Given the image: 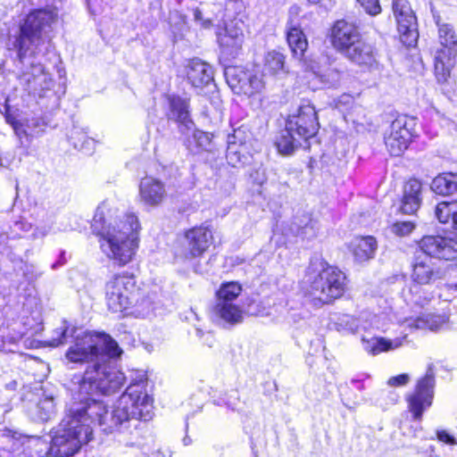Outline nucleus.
Masks as SVG:
<instances>
[{"mask_svg": "<svg viewBox=\"0 0 457 457\" xmlns=\"http://www.w3.org/2000/svg\"><path fill=\"white\" fill-rule=\"evenodd\" d=\"M331 44L337 52L360 66H371L376 62L374 47L361 39L358 28L352 22L345 20L335 22Z\"/></svg>", "mask_w": 457, "mask_h": 457, "instance_id": "nucleus-7", "label": "nucleus"}, {"mask_svg": "<svg viewBox=\"0 0 457 457\" xmlns=\"http://www.w3.org/2000/svg\"><path fill=\"white\" fill-rule=\"evenodd\" d=\"M288 129H293L303 140L313 137L319 129L317 112L310 103L302 104L296 114L290 115L287 120Z\"/></svg>", "mask_w": 457, "mask_h": 457, "instance_id": "nucleus-12", "label": "nucleus"}, {"mask_svg": "<svg viewBox=\"0 0 457 457\" xmlns=\"http://www.w3.org/2000/svg\"><path fill=\"white\" fill-rule=\"evenodd\" d=\"M438 38L442 48L457 50V36L450 24H438Z\"/></svg>", "mask_w": 457, "mask_h": 457, "instance_id": "nucleus-32", "label": "nucleus"}, {"mask_svg": "<svg viewBox=\"0 0 457 457\" xmlns=\"http://www.w3.org/2000/svg\"><path fill=\"white\" fill-rule=\"evenodd\" d=\"M449 287L453 290L457 291V281L452 285L449 286Z\"/></svg>", "mask_w": 457, "mask_h": 457, "instance_id": "nucleus-49", "label": "nucleus"}, {"mask_svg": "<svg viewBox=\"0 0 457 457\" xmlns=\"http://www.w3.org/2000/svg\"><path fill=\"white\" fill-rule=\"evenodd\" d=\"M393 12L403 43L411 46L418 38L416 16L407 0H394Z\"/></svg>", "mask_w": 457, "mask_h": 457, "instance_id": "nucleus-13", "label": "nucleus"}, {"mask_svg": "<svg viewBox=\"0 0 457 457\" xmlns=\"http://www.w3.org/2000/svg\"><path fill=\"white\" fill-rule=\"evenodd\" d=\"M221 54L227 57H235L240 51L244 35L238 22H230L217 33Z\"/></svg>", "mask_w": 457, "mask_h": 457, "instance_id": "nucleus-15", "label": "nucleus"}, {"mask_svg": "<svg viewBox=\"0 0 457 457\" xmlns=\"http://www.w3.org/2000/svg\"><path fill=\"white\" fill-rule=\"evenodd\" d=\"M415 119L404 115L391 123L390 131L385 137V144L391 155L399 156L408 148L415 136Z\"/></svg>", "mask_w": 457, "mask_h": 457, "instance_id": "nucleus-10", "label": "nucleus"}, {"mask_svg": "<svg viewBox=\"0 0 457 457\" xmlns=\"http://www.w3.org/2000/svg\"><path fill=\"white\" fill-rule=\"evenodd\" d=\"M289 230L296 237L302 238H311L316 236L314 224L308 214H303V217H295Z\"/></svg>", "mask_w": 457, "mask_h": 457, "instance_id": "nucleus-29", "label": "nucleus"}, {"mask_svg": "<svg viewBox=\"0 0 457 457\" xmlns=\"http://www.w3.org/2000/svg\"><path fill=\"white\" fill-rule=\"evenodd\" d=\"M361 7L370 15H377L381 12V6L378 0H356Z\"/></svg>", "mask_w": 457, "mask_h": 457, "instance_id": "nucleus-39", "label": "nucleus"}, {"mask_svg": "<svg viewBox=\"0 0 457 457\" xmlns=\"http://www.w3.org/2000/svg\"><path fill=\"white\" fill-rule=\"evenodd\" d=\"M242 287L237 282L223 283L217 291L216 303H233L241 294Z\"/></svg>", "mask_w": 457, "mask_h": 457, "instance_id": "nucleus-31", "label": "nucleus"}, {"mask_svg": "<svg viewBox=\"0 0 457 457\" xmlns=\"http://www.w3.org/2000/svg\"><path fill=\"white\" fill-rule=\"evenodd\" d=\"M17 444L33 450L38 457H51V444L38 436H21Z\"/></svg>", "mask_w": 457, "mask_h": 457, "instance_id": "nucleus-30", "label": "nucleus"}, {"mask_svg": "<svg viewBox=\"0 0 457 457\" xmlns=\"http://www.w3.org/2000/svg\"><path fill=\"white\" fill-rule=\"evenodd\" d=\"M415 224L411 221H398L392 225L391 230L399 237H404L412 232Z\"/></svg>", "mask_w": 457, "mask_h": 457, "instance_id": "nucleus-38", "label": "nucleus"}, {"mask_svg": "<svg viewBox=\"0 0 457 457\" xmlns=\"http://www.w3.org/2000/svg\"><path fill=\"white\" fill-rule=\"evenodd\" d=\"M213 242L212 230L208 225L195 226L184 232L181 248L177 254L185 259L203 255Z\"/></svg>", "mask_w": 457, "mask_h": 457, "instance_id": "nucleus-9", "label": "nucleus"}, {"mask_svg": "<svg viewBox=\"0 0 457 457\" xmlns=\"http://www.w3.org/2000/svg\"><path fill=\"white\" fill-rule=\"evenodd\" d=\"M25 123L26 128L29 129V131L33 134L35 133V129L38 126V121L35 119L32 120H22Z\"/></svg>", "mask_w": 457, "mask_h": 457, "instance_id": "nucleus-44", "label": "nucleus"}, {"mask_svg": "<svg viewBox=\"0 0 457 457\" xmlns=\"http://www.w3.org/2000/svg\"><path fill=\"white\" fill-rule=\"evenodd\" d=\"M437 438L439 441L444 442L448 445H457V440L455 437L448 434L446 431L442 430L437 432Z\"/></svg>", "mask_w": 457, "mask_h": 457, "instance_id": "nucleus-43", "label": "nucleus"}, {"mask_svg": "<svg viewBox=\"0 0 457 457\" xmlns=\"http://www.w3.org/2000/svg\"><path fill=\"white\" fill-rule=\"evenodd\" d=\"M168 100L170 104L169 119L174 120L180 127L189 130L194 123L190 118L188 99L179 96H170Z\"/></svg>", "mask_w": 457, "mask_h": 457, "instance_id": "nucleus-19", "label": "nucleus"}, {"mask_svg": "<svg viewBox=\"0 0 457 457\" xmlns=\"http://www.w3.org/2000/svg\"><path fill=\"white\" fill-rule=\"evenodd\" d=\"M421 188L422 185L417 179H411L404 185L401 204L403 213L412 214L420 208Z\"/></svg>", "mask_w": 457, "mask_h": 457, "instance_id": "nucleus-20", "label": "nucleus"}, {"mask_svg": "<svg viewBox=\"0 0 457 457\" xmlns=\"http://www.w3.org/2000/svg\"><path fill=\"white\" fill-rule=\"evenodd\" d=\"M107 203L98 206L93 219V231L99 238L100 248L105 256L118 266L129 263L138 248L140 224L135 214H127L122 220H112L106 215Z\"/></svg>", "mask_w": 457, "mask_h": 457, "instance_id": "nucleus-4", "label": "nucleus"}, {"mask_svg": "<svg viewBox=\"0 0 457 457\" xmlns=\"http://www.w3.org/2000/svg\"><path fill=\"white\" fill-rule=\"evenodd\" d=\"M320 0H309L310 3L317 4Z\"/></svg>", "mask_w": 457, "mask_h": 457, "instance_id": "nucleus-50", "label": "nucleus"}, {"mask_svg": "<svg viewBox=\"0 0 457 457\" xmlns=\"http://www.w3.org/2000/svg\"><path fill=\"white\" fill-rule=\"evenodd\" d=\"M72 402L51 441V457H71L91 440L90 418L81 420V410Z\"/></svg>", "mask_w": 457, "mask_h": 457, "instance_id": "nucleus-5", "label": "nucleus"}, {"mask_svg": "<svg viewBox=\"0 0 457 457\" xmlns=\"http://www.w3.org/2000/svg\"><path fill=\"white\" fill-rule=\"evenodd\" d=\"M457 50L440 47L436 51L434 57V68L436 77L440 83L447 81L451 71L455 65Z\"/></svg>", "mask_w": 457, "mask_h": 457, "instance_id": "nucleus-18", "label": "nucleus"}, {"mask_svg": "<svg viewBox=\"0 0 457 457\" xmlns=\"http://www.w3.org/2000/svg\"><path fill=\"white\" fill-rule=\"evenodd\" d=\"M225 404H227L230 408H234V406L236 405V403L234 402H230V401L226 402Z\"/></svg>", "mask_w": 457, "mask_h": 457, "instance_id": "nucleus-48", "label": "nucleus"}, {"mask_svg": "<svg viewBox=\"0 0 457 457\" xmlns=\"http://www.w3.org/2000/svg\"><path fill=\"white\" fill-rule=\"evenodd\" d=\"M214 313L225 322L232 325L243 320V312L234 303H216Z\"/></svg>", "mask_w": 457, "mask_h": 457, "instance_id": "nucleus-25", "label": "nucleus"}, {"mask_svg": "<svg viewBox=\"0 0 457 457\" xmlns=\"http://www.w3.org/2000/svg\"><path fill=\"white\" fill-rule=\"evenodd\" d=\"M139 197L148 206L160 205L166 197L163 183L152 177L144 178L139 185Z\"/></svg>", "mask_w": 457, "mask_h": 457, "instance_id": "nucleus-16", "label": "nucleus"}, {"mask_svg": "<svg viewBox=\"0 0 457 457\" xmlns=\"http://www.w3.org/2000/svg\"><path fill=\"white\" fill-rule=\"evenodd\" d=\"M50 232V227L46 228V226L41 228H37L34 232L35 237H44Z\"/></svg>", "mask_w": 457, "mask_h": 457, "instance_id": "nucleus-45", "label": "nucleus"}, {"mask_svg": "<svg viewBox=\"0 0 457 457\" xmlns=\"http://www.w3.org/2000/svg\"><path fill=\"white\" fill-rule=\"evenodd\" d=\"M7 121L12 125L21 145H28L30 142L32 135L26 128L25 123L22 120H11L9 117L7 118Z\"/></svg>", "mask_w": 457, "mask_h": 457, "instance_id": "nucleus-37", "label": "nucleus"}, {"mask_svg": "<svg viewBox=\"0 0 457 457\" xmlns=\"http://www.w3.org/2000/svg\"><path fill=\"white\" fill-rule=\"evenodd\" d=\"M456 211L457 204L454 202H441L437 204L435 214L439 222L447 223L450 220H453Z\"/></svg>", "mask_w": 457, "mask_h": 457, "instance_id": "nucleus-35", "label": "nucleus"}, {"mask_svg": "<svg viewBox=\"0 0 457 457\" xmlns=\"http://www.w3.org/2000/svg\"><path fill=\"white\" fill-rule=\"evenodd\" d=\"M193 15L195 21L200 24L201 26L204 28L210 26L211 21L209 19L204 18L202 10L199 7H195L193 9Z\"/></svg>", "mask_w": 457, "mask_h": 457, "instance_id": "nucleus-42", "label": "nucleus"}, {"mask_svg": "<svg viewBox=\"0 0 457 457\" xmlns=\"http://www.w3.org/2000/svg\"><path fill=\"white\" fill-rule=\"evenodd\" d=\"M146 378L141 375L140 378L131 383L123 393L111 412L106 406L92 398L73 401L75 406L81 410V420L90 418L88 425L93 432V426L98 424L105 433H112L127 427L131 420H148L153 414V400L146 393Z\"/></svg>", "mask_w": 457, "mask_h": 457, "instance_id": "nucleus-3", "label": "nucleus"}, {"mask_svg": "<svg viewBox=\"0 0 457 457\" xmlns=\"http://www.w3.org/2000/svg\"><path fill=\"white\" fill-rule=\"evenodd\" d=\"M212 135L202 130H195L193 134V140L195 144V149H191L195 153L200 151H212Z\"/></svg>", "mask_w": 457, "mask_h": 457, "instance_id": "nucleus-36", "label": "nucleus"}, {"mask_svg": "<svg viewBox=\"0 0 457 457\" xmlns=\"http://www.w3.org/2000/svg\"><path fill=\"white\" fill-rule=\"evenodd\" d=\"M424 253L431 257L454 260L457 258V235L453 237L426 236L420 243Z\"/></svg>", "mask_w": 457, "mask_h": 457, "instance_id": "nucleus-14", "label": "nucleus"}, {"mask_svg": "<svg viewBox=\"0 0 457 457\" xmlns=\"http://www.w3.org/2000/svg\"><path fill=\"white\" fill-rule=\"evenodd\" d=\"M406 337H396L395 339H386L384 337H372L370 339L362 338L363 349L372 355H377L382 352L395 350L401 347Z\"/></svg>", "mask_w": 457, "mask_h": 457, "instance_id": "nucleus-22", "label": "nucleus"}, {"mask_svg": "<svg viewBox=\"0 0 457 457\" xmlns=\"http://www.w3.org/2000/svg\"><path fill=\"white\" fill-rule=\"evenodd\" d=\"M410 380L408 374H400L388 379L387 384L390 386H401L406 385Z\"/></svg>", "mask_w": 457, "mask_h": 457, "instance_id": "nucleus-41", "label": "nucleus"}, {"mask_svg": "<svg viewBox=\"0 0 457 457\" xmlns=\"http://www.w3.org/2000/svg\"><path fill=\"white\" fill-rule=\"evenodd\" d=\"M85 334H98L97 332H89L81 328L70 326L66 320H63L61 326L53 331L52 338L47 342L48 345L57 347L67 342L69 337L74 338L71 345H75L79 337Z\"/></svg>", "mask_w": 457, "mask_h": 457, "instance_id": "nucleus-21", "label": "nucleus"}, {"mask_svg": "<svg viewBox=\"0 0 457 457\" xmlns=\"http://www.w3.org/2000/svg\"><path fill=\"white\" fill-rule=\"evenodd\" d=\"M287 72L283 54L275 50L266 54L262 66L263 77H280Z\"/></svg>", "mask_w": 457, "mask_h": 457, "instance_id": "nucleus-23", "label": "nucleus"}, {"mask_svg": "<svg viewBox=\"0 0 457 457\" xmlns=\"http://www.w3.org/2000/svg\"><path fill=\"white\" fill-rule=\"evenodd\" d=\"M438 319H440L441 322H445V320H443L442 318L438 317Z\"/></svg>", "mask_w": 457, "mask_h": 457, "instance_id": "nucleus-52", "label": "nucleus"}, {"mask_svg": "<svg viewBox=\"0 0 457 457\" xmlns=\"http://www.w3.org/2000/svg\"><path fill=\"white\" fill-rule=\"evenodd\" d=\"M345 276L320 258H313L303 278L306 292L323 303L341 297L345 289Z\"/></svg>", "mask_w": 457, "mask_h": 457, "instance_id": "nucleus-6", "label": "nucleus"}, {"mask_svg": "<svg viewBox=\"0 0 457 457\" xmlns=\"http://www.w3.org/2000/svg\"><path fill=\"white\" fill-rule=\"evenodd\" d=\"M122 350L107 334H85L71 345L65 357L69 362L87 363V369L79 382L74 401L109 395L116 393L125 383V375L111 364L110 360L120 357Z\"/></svg>", "mask_w": 457, "mask_h": 457, "instance_id": "nucleus-1", "label": "nucleus"}, {"mask_svg": "<svg viewBox=\"0 0 457 457\" xmlns=\"http://www.w3.org/2000/svg\"><path fill=\"white\" fill-rule=\"evenodd\" d=\"M136 290V280L128 272L114 275L105 286L106 303L109 310L121 312L132 303Z\"/></svg>", "mask_w": 457, "mask_h": 457, "instance_id": "nucleus-8", "label": "nucleus"}, {"mask_svg": "<svg viewBox=\"0 0 457 457\" xmlns=\"http://www.w3.org/2000/svg\"><path fill=\"white\" fill-rule=\"evenodd\" d=\"M234 395H235L234 400H237V392H234Z\"/></svg>", "mask_w": 457, "mask_h": 457, "instance_id": "nucleus-51", "label": "nucleus"}, {"mask_svg": "<svg viewBox=\"0 0 457 457\" xmlns=\"http://www.w3.org/2000/svg\"><path fill=\"white\" fill-rule=\"evenodd\" d=\"M453 187H454V193L457 192V173H453Z\"/></svg>", "mask_w": 457, "mask_h": 457, "instance_id": "nucleus-46", "label": "nucleus"}, {"mask_svg": "<svg viewBox=\"0 0 457 457\" xmlns=\"http://www.w3.org/2000/svg\"><path fill=\"white\" fill-rule=\"evenodd\" d=\"M287 38L293 55L296 58H302L308 46L307 39L302 29L295 26H290Z\"/></svg>", "mask_w": 457, "mask_h": 457, "instance_id": "nucleus-26", "label": "nucleus"}, {"mask_svg": "<svg viewBox=\"0 0 457 457\" xmlns=\"http://www.w3.org/2000/svg\"><path fill=\"white\" fill-rule=\"evenodd\" d=\"M57 12L47 7L30 12L22 25L11 33L6 43L9 51H15V66L21 74L20 84L29 95L47 96L53 90L54 81L36 55L42 52V46L48 44L46 33L55 21Z\"/></svg>", "mask_w": 457, "mask_h": 457, "instance_id": "nucleus-2", "label": "nucleus"}, {"mask_svg": "<svg viewBox=\"0 0 457 457\" xmlns=\"http://www.w3.org/2000/svg\"><path fill=\"white\" fill-rule=\"evenodd\" d=\"M186 75L188 82L195 87H203L213 79L212 67L198 58L188 61Z\"/></svg>", "mask_w": 457, "mask_h": 457, "instance_id": "nucleus-17", "label": "nucleus"}, {"mask_svg": "<svg viewBox=\"0 0 457 457\" xmlns=\"http://www.w3.org/2000/svg\"><path fill=\"white\" fill-rule=\"evenodd\" d=\"M351 249L357 262H366L373 258L377 249V241L370 236L356 237L351 243Z\"/></svg>", "mask_w": 457, "mask_h": 457, "instance_id": "nucleus-24", "label": "nucleus"}, {"mask_svg": "<svg viewBox=\"0 0 457 457\" xmlns=\"http://www.w3.org/2000/svg\"><path fill=\"white\" fill-rule=\"evenodd\" d=\"M431 189L438 195H448L454 193L453 173L436 177L431 183Z\"/></svg>", "mask_w": 457, "mask_h": 457, "instance_id": "nucleus-33", "label": "nucleus"}, {"mask_svg": "<svg viewBox=\"0 0 457 457\" xmlns=\"http://www.w3.org/2000/svg\"><path fill=\"white\" fill-rule=\"evenodd\" d=\"M434 385V373L428 368L425 377L419 380L415 392L407 398L408 408L414 420H420L423 411L431 406Z\"/></svg>", "mask_w": 457, "mask_h": 457, "instance_id": "nucleus-11", "label": "nucleus"}, {"mask_svg": "<svg viewBox=\"0 0 457 457\" xmlns=\"http://www.w3.org/2000/svg\"><path fill=\"white\" fill-rule=\"evenodd\" d=\"M321 80L328 84V86H336L339 79H340V74L339 72L335 69H329L327 71V72L320 76Z\"/></svg>", "mask_w": 457, "mask_h": 457, "instance_id": "nucleus-40", "label": "nucleus"}, {"mask_svg": "<svg viewBox=\"0 0 457 457\" xmlns=\"http://www.w3.org/2000/svg\"><path fill=\"white\" fill-rule=\"evenodd\" d=\"M55 414V403L52 396H45L37 404L36 415L42 421L51 420Z\"/></svg>", "mask_w": 457, "mask_h": 457, "instance_id": "nucleus-34", "label": "nucleus"}, {"mask_svg": "<svg viewBox=\"0 0 457 457\" xmlns=\"http://www.w3.org/2000/svg\"><path fill=\"white\" fill-rule=\"evenodd\" d=\"M293 129H288L286 124V129L281 132L280 136L276 141L278 150L282 154H291L297 147L301 145V140Z\"/></svg>", "mask_w": 457, "mask_h": 457, "instance_id": "nucleus-28", "label": "nucleus"}, {"mask_svg": "<svg viewBox=\"0 0 457 457\" xmlns=\"http://www.w3.org/2000/svg\"><path fill=\"white\" fill-rule=\"evenodd\" d=\"M433 276L434 270L431 261L428 257L422 260L417 257L412 266L411 278L413 281L420 285H426L432 280Z\"/></svg>", "mask_w": 457, "mask_h": 457, "instance_id": "nucleus-27", "label": "nucleus"}, {"mask_svg": "<svg viewBox=\"0 0 457 457\" xmlns=\"http://www.w3.org/2000/svg\"><path fill=\"white\" fill-rule=\"evenodd\" d=\"M183 444H184L185 445H190V444H191V439H190L188 436H185V437L183 438Z\"/></svg>", "mask_w": 457, "mask_h": 457, "instance_id": "nucleus-47", "label": "nucleus"}]
</instances>
